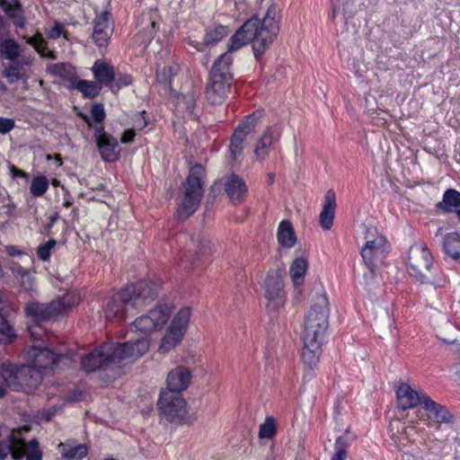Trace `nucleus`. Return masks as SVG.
I'll use <instances>...</instances> for the list:
<instances>
[{"mask_svg":"<svg viewBox=\"0 0 460 460\" xmlns=\"http://www.w3.org/2000/svg\"><path fill=\"white\" fill-rule=\"evenodd\" d=\"M7 252L11 256H14L20 253L19 251L14 246H10L7 248Z\"/></svg>","mask_w":460,"mask_h":460,"instance_id":"nucleus-64","label":"nucleus"},{"mask_svg":"<svg viewBox=\"0 0 460 460\" xmlns=\"http://www.w3.org/2000/svg\"><path fill=\"white\" fill-rule=\"evenodd\" d=\"M244 139L245 137H242L235 131L234 132L229 146L231 155L233 156L234 159H235L239 155L242 154L244 146Z\"/></svg>","mask_w":460,"mask_h":460,"instance_id":"nucleus-52","label":"nucleus"},{"mask_svg":"<svg viewBox=\"0 0 460 460\" xmlns=\"http://www.w3.org/2000/svg\"><path fill=\"white\" fill-rule=\"evenodd\" d=\"M41 379V373L29 366H17L8 360L0 364V382L13 391L29 392L36 388Z\"/></svg>","mask_w":460,"mask_h":460,"instance_id":"nucleus-4","label":"nucleus"},{"mask_svg":"<svg viewBox=\"0 0 460 460\" xmlns=\"http://www.w3.org/2000/svg\"><path fill=\"white\" fill-rule=\"evenodd\" d=\"M15 338L13 326L0 314V344H10Z\"/></svg>","mask_w":460,"mask_h":460,"instance_id":"nucleus-41","label":"nucleus"},{"mask_svg":"<svg viewBox=\"0 0 460 460\" xmlns=\"http://www.w3.org/2000/svg\"><path fill=\"white\" fill-rule=\"evenodd\" d=\"M148 350V342L145 339L136 343H103L90 354L82 358V367L86 372L107 368L122 360H135Z\"/></svg>","mask_w":460,"mask_h":460,"instance_id":"nucleus-2","label":"nucleus"},{"mask_svg":"<svg viewBox=\"0 0 460 460\" xmlns=\"http://www.w3.org/2000/svg\"><path fill=\"white\" fill-rule=\"evenodd\" d=\"M204 173V168L199 164H195L190 168L183 184V198L177 209V217L180 219L188 218L199 208L203 197Z\"/></svg>","mask_w":460,"mask_h":460,"instance_id":"nucleus-7","label":"nucleus"},{"mask_svg":"<svg viewBox=\"0 0 460 460\" xmlns=\"http://www.w3.org/2000/svg\"><path fill=\"white\" fill-rule=\"evenodd\" d=\"M47 71L62 78H68L73 74L72 66L68 63L51 64L48 66Z\"/></svg>","mask_w":460,"mask_h":460,"instance_id":"nucleus-48","label":"nucleus"},{"mask_svg":"<svg viewBox=\"0 0 460 460\" xmlns=\"http://www.w3.org/2000/svg\"><path fill=\"white\" fill-rule=\"evenodd\" d=\"M134 124H135L136 128L142 129L146 127L147 122H146V119L144 118L143 114L139 113L136 116Z\"/></svg>","mask_w":460,"mask_h":460,"instance_id":"nucleus-60","label":"nucleus"},{"mask_svg":"<svg viewBox=\"0 0 460 460\" xmlns=\"http://www.w3.org/2000/svg\"><path fill=\"white\" fill-rule=\"evenodd\" d=\"M233 62L232 55L228 52L222 54L213 64L210 70V75L214 74L222 75L220 78L224 81L232 82L233 75L231 73V66Z\"/></svg>","mask_w":460,"mask_h":460,"instance_id":"nucleus-26","label":"nucleus"},{"mask_svg":"<svg viewBox=\"0 0 460 460\" xmlns=\"http://www.w3.org/2000/svg\"><path fill=\"white\" fill-rule=\"evenodd\" d=\"M93 73L96 82L101 84L111 85L115 79L114 68L111 65L97 60L93 68Z\"/></svg>","mask_w":460,"mask_h":460,"instance_id":"nucleus-27","label":"nucleus"},{"mask_svg":"<svg viewBox=\"0 0 460 460\" xmlns=\"http://www.w3.org/2000/svg\"><path fill=\"white\" fill-rule=\"evenodd\" d=\"M135 136L136 134L134 129H127L123 132L120 137V142L123 144H130L133 142Z\"/></svg>","mask_w":460,"mask_h":460,"instance_id":"nucleus-59","label":"nucleus"},{"mask_svg":"<svg viewBox=\"0 0 460 460\" xmlns=\"http://www.w3.org/2000/svg\"><path fill=\"white\" fill-rule=\"evenodd\" d=\"M277 237L279 244L284 247L291 248L295 245L296 237L292 224L289 221L283 220L279 223Z\"/></svg>","mask_w":460,"mask_h":460,"instance_id":"nucleus-31","label":"nucleus"},{"mask_svg":"<svg viewBox=\"0 0 460 460\" xmlns=\"http://www.w3.org/2000/svg\"><path fill=\"white\" fill-rule=\"evenodd\" d=\"M79 302V296L74 293H67L49 304L30 302L25 306V312L36 322L50 320L66 313Z\"/></svg>","mask_w":460,"mask_h":460,"instance_id":"nucleus-8","label":"nucleus"},{"mask_svg":"<svg viewBox=\"0 0 460 460\" xmlns=\"http://www.w3.org/2000/svg\"><path fill=\"white\" fill-rule=\"evenodd\" d=\"M190 317V308L183 307L175 314L169 327L178 332H181L184 335L189 325Z\"/></svg>","mask_w":460,"mask_h":460,"instance_id":"nucleus-36","label":"nucleus"},{"mask_svg":"<svg viewBox=\"0 0 460 460\" xmlns=\"http://www.w3.org/2000/svg\"><path fill=\"white\" fill-rule=\"evenodd\" d=\"M388 252V245L385 236L378 234L376 229H367L366 243L361 249V256L372 274L382 263Z\"/></svg>","mask_w":460,"mask_h":460,"instance_id":"nucleus-11","label":"nucleus"},{"mask_svg":"<svg viewBox=\"0 0 460 460\" xmlns=\"http://www.w3.org/2000/svg\"><path fill=\"white\" fill-rule=\"evenodd\" d=\"M137 312L126 288L113 295L104 306V314L107 320H119L128 315H134Z\"/></svg>","mask_w":460,"mask_h":460,"instance_id":"nucleus-12","label":"nucleus"},{"mask_svg":"<svg viewBox=\"0 0 460 460\" xmlns=\"http://www.w3.org/2000/svg\"><path fill=\"white\" fill-rule=\"evenodd\" d=\"M3 75L10 84L16 83L24 75L23 66L17 63H13L3 71Z\"/></svg>","mask_w":460,"mask_h":460,"instance_id":"nucleus-47","label":"nucleus"},{"mask_svg":"<svg viewBox=\"0 0 460 460\" xmlns=\"http://www.w3.org/2000/svg\"><path fill=\"white\" fill-rule=\"evenodd\" d=\"M157 404L164 418L169 422L182 424L190 421L186 402L181 394L162 392Z\"/></svg>","mask_w":460,"mask_h":460,"instance_id":"nucleus-10","label":"nucleus"},{"mask_svg":"<svg viewBox=\"0 0 460 460\" xmlns=\"http://www.w3.org/2000/svg\"><path fill=\"white\" fill-rule=\"evenodd\" d=\"M183 335L177 331H174L168 328L165 335L162 339L161 345L159 347V351L162 353H166L173 349L182 339Z\"/></svg>","mask_w":460,"mask_h":460,"instance_id":"nucleus-39","label":"nucleus"},{"mask_svg":"<svg viewBox=\"0 0 460 460\" xmlns=\"http://www.w3.org/2000/svg\"><path fill=\"white\" fill-rule=\"evenodd\" d=\"M76 89L81 92L84 97L92 99L99 94L101 85L97 82L80 80L76 84Z\"/></svg>","mask_w":460,"mask_h":460,"instance_id":"nucleus-43","label":"nucleus"},{"mask_svg":"<svg viewBox=\"0 0 460 460\" xmlns=\"http://www.w3.org/2000/svg\"><path fill=\"white\" fill-rule=\"evenodd\" d=\"M171 314L170 308L167 305H157L150 310L146 314L137 318L129 327L130 332H141L142 336L135 341L129 340L132 343H136L138 340L146 339L148 333L153 331L161 329L168 321ZM149 343V341H147Z\"/></svg>","mask_w":460,"mask_h":460,"instance_id":"nucleus-9","label":"nucleus"},{"mask_svg":"<svg viewBox=\"0 0 460 460\" xmlns=\"http://www.w3.org/2000/svg\"><path fill=\"white\" fill-rule=\"evenodd\" d=\"M0 53L7 59L13 61L19 56V45L9 37L0 40Z\"/></svg>","mask_w":460,"mask_h":460,"instance_id":"nucleus-40","label":"nucleus"},{"mask_svg":"<svg viewBox=\"0 0 460 460\" xmlns=\"http://www.w3.org/2000/svg\"><path fill=\"white\" fill-rule=\"evenodd\" d=\"M349 446V438L348 435H342L336 438L334 444V454L331 460H345L348 455Z\"/></svg>","mask_w":460,"mask_h":460,"instance_id":"nucleus-42","label":"nucleus"},{"mask_svg":"<svg viewBox=\"0 0 460 460\" xmlns=\"http://www.w3.org/2000/svg\"><path fill=\"white\" fill-rule=\"evenodd\" d=\"M222 75L214 74V76H209V83L206 88V99L211 104H221L226 97L232 82L222 80Z\"/></svg>","mask_w":460,"mask_h":460,"instance_id":"nucleus-18","label":"nucleus"},{"mask_svg":"<svg viewBox=\"0 0 460 460\" xmlns=\"http://www.w3.org/2000/svg\"><path fill=\"white\" fill-rule=\"evenodd\" d=\"M329 327V302L323 292L313 298L304 322L303 341L323 342Z\"/></svg>","mask_w":460,"mask_h":460,"instance_id":"nucleus-3","label":"nucleus"},{"mask_svg":"<svg viewBox=\"0 0 460 460\" xmlns=\"http://www.w3.org/2000/svg\"><path fill=\"white\" fill-rule=\"evenodd\" d=\"M459 207L460 192L454 189L447 190L443 194L442 201L437 204V208L446 213H453Z\"/></svg>","mask_w":460,"mask_h":460,"instance_id":"nucleus-29","label":"nucleus"},{"mask_svg":"<svg viewBox=\"0 0 460 460\" xmlns=\"http://www.w3.org/2000/svg\"><path fill=\"white\" fill-rule=\"evenodd\" d=\"M33 344L26 352V359L29 367L39 370L58 367L63 361L69 360L68 357L63 354H56L48 348L42 347L46 334L40 326L29 327Z\"/></svg>","mask_w":460,"mask_h":460,"instance_id":"nucleus-5","label":"nucleus"},{"mask_svg":"<svg viewBox=\"0 0 460 460\" xmlns=\"http://www.w3.org/2000/svg\"><path fill=\"white\" fill-rule=\"evenodd\" d=\"M196 105V98L192 93H188L178 99V110L192 114Z\"/></svg>","mask_w":460,"mask_h":460,"instance_id":"nucleus-49","label":"nucleus"},{"mask_svg":"<svg viewBox=\"0 0 460 460\" xmlns=\"http://www.w3.org/2000/svg\"><path fill=\"white\" fill-rule=\"evenodd\" d=\"M423 408L427 411L429 420L434 423L441 424L453 421V415L447 409L434 402L430 397L425 398Z\"/></svg>","mask_w":460,"mask_h":460,"instance_id":"nucleus-22","label":"nucleus"},{"mask_svg":"<svg viewBox=\"0 0 460 460\" xmlns=\"http://www.w3.org/2000/svg\"><path fill=\"white\" fill-rule=\"evenodd\" d=\"M111 14L104 11L94 20L93 40L99 48H106L113 29L110 24Z\"/></svg>","mask_w":460,"mask_h":460,"instance_id":"nucleus-17","label":"nucleus"},{"mask_svg":"<svg viewBox=\"0 0 460 460\" xmlns=\"http://www.w3.org/2000/svg\"><path fill=\"white\" fill-rule=\"evenodd\" d=\"M93 137L103 161L115 162L119 160L120 149L115 137L106 132L102 126H95Z\"/></svg>","mask_w":460,"mask_h":460,"instance_id":"nucleus-15","label":"nucleus"},{"mask_svg":"<svg viewBox=\"0 0 460 460\" xmlns=\"http://www.w3.org/2000/svg\"><path fill=\"white\" fill-rule=\"evenodd\" d=\"M59 448L64 460H82L87 455V447L82 444L69 446L61 443Z\"/></svg>","mask_w":460,"mask_h":460,"instance_id":"nucleus-35","label":"nucleus"},{"mask_svg":"<svg viewBox=\"0 0 460 460\" xmlns=\"http://www.w3.org/2000/svg\"><path fill=\"white\" fill-rule=\"evenodd\" d=\"M276 433L275 421L272 417L266 418L265 421L260 426L259 437L261 438H271Z\"/></svg>","mask_w":460,"mask_h":460,"instance_id":"nucleus-51","label":"nucleus"},{"mask_svg":"<svg viewBox=\"0 0 460 460\" xmlns=\"http://www.w3.org/2000/svg\"><path fill=\"white\" fill-rule=\"evenodd\" d=\"M57 241L53 238L48 242L40 244L36 249V253L41 261H48L50 259L52 250L56 247Z\"/></svg>","mask_w":460,"mask_h":460,"instance_id":"nucleus-50","label":"nucleus"},{"mask_svg":"<svg viewBox=\"0 0 460 460\" xmlns=\"http://www.w3.org/2000/svg\"><path fill=\"white\" fill-rule=\"evenodd\" d=\"M137 311L152 303L159 291V284L152 280H139L126 287Z\"/></svg>","mask_w":460,"mask_h":460,"instance_id":"nucleus-13","label":"nucleus"},{"mask_svg":"<svg viewBox=\"0 0 460 460\" xmlns=\"http://www.w3.org/2000/svg\"><path fill=\"white\" fill-rule=\"evenodd\" d=\"M335 208V192L332 190H329L325 194L323 209L319 217L320 225L323 229L328 230L332 226Z\"/></svg>","mask_w":460,"mask_h":460,"instance_id":"nucleus-23","label":"nucleus"},{"mask_svg":"<svg viewBox=\"0 0 460 460\" xmlns=\"http://www.w3.org/2000/svg\"><path fill=\"white\" fill-rule=\"evenodd\" d=\"M58 214L55 213L49 217V222L47 225V229H50L58 221Z\"/></svg>","mask_w":460,"mask_h":460,"instance_id":"nucleus-62","label":"nucleus"},{"mask_svg":"<svg viewBox=\"0 0 460 460\" xmlns=\"http://www.w3.org/2000/svg\"><path fill=\"white\" fill-rule=\"evenodd\" d=\"M27 43L33 46L39 52H40V49L45 46L46 41L43 39L42 35L38 33L33 37L28 38Z\"/></svg>","mask_w":460,"mask_h":460,"instance_id":"nucleus-57","label":"nucleus"},{"mask_svg":"<svg viewBox=\"0 0 460 460\" xmlns=\"http://www.w3.org/2000/svg\"><path fill=\"white\" fill-rule=\"evenodd\" d=\"M196 242L199 247V252L201 254H208L212 252L214 244L212 243L208 236L199 235L196 239Z\"/></svg>","mask_w":460,"mask_h":460,"instance_id":"nucleus-53","label":"nucleus"},{"mask_svg":"<svg viewBox=\"0 0 460 460\" xmlns=\"http://www.w3.org/2000/svg\"><path fill=\"white\" fill-rule=\"evenodd\" d=\"M180 66L172 60L163 69H157L156 78L161 84H171L172 79L180 72Z\"/></svg>","mask_w":460,"mask_h":460,"instance_id":"nucleus-38","label":"nucleus"},{"mask_svg":"<svg viewBox=\"0 0 460 460\" xmlns=\"http://www.w3.org/2000/svg\"><path fill=\"white\" fill-rule=\"evenodd\" d=\"M21 432L12 431L5 438L0 441V460H5L9 454L13 459L21 460Z\"/></svg>","mask_w":460,"mask_h":460,"instance_id":"nucleus-21","label":"nucleus"},{"mask_svg":"<svg viewBox=\"0 0 460 460\" xmlns=\"http://www.w3.org/2000/svg\"><path fill=\"white\" fill-rule=\"evenodd\" d=\"M322 344L320 341H304L302 359L304 364L312 370L319 362L322 355Z\"/></svg>","mask_w":460,"mask_h":460,"instance_id":"nucleus-25","label":"nucleus"},{"mask_svg":"<svg viewBox=\"0 0 460 460\" xmlns=\"http://www.w3.org/2000/svg\"><path fill=\"white\" fill-rule=\"evenodd\" d=\"M46 34L48 38L52 40L58 39L61 35L66 38V35L63 31V25L59 22H56L53 27L47 30Z\"/></svg>","mask_w":460,"mask_h":460,"instance_id":"nucleus-55","label":"nucleus"},{"mask_svg":"<svg viewBox=\"0 0 460 460\" xmlns=\"http://www.w3.org/2000/svg\"><path fill=\"white\" fill-rule=\"evenodd\" d=\"M190 379L191 373L188 368L177 367L171 370L167 376V390L165 392L180 394L189 386Z\"/></svg>","mask_w":460,"mask_h":460,"instance_id":"nucleus-20","label":"nucleus"},{"mask_svg":"<svg viewBox=\"0 0 460 460\" xmlns=\"http://www.w3.org/2000/svg\"><path fill=\"white\" fill-rule=\"evenodd\" d=\"M282 128L278 124L267 128L255 145L253 153L256 160L262 161L269 155L273 145L280 138Z\"/></svg>","mask_w":460,"mask_h":460,"instance_id":"nucleus-16","label":"nucleus"},{"mask_svg":"<svg viewBox=\"0 0 460 460\" xmlns=\"http://www.w3.org/2000/svg\"><path fill=\"white\" fill-rule=\"evenodd\" d=\"M332 18L334 19L338 13L339 11V1L334 2V0L332 1Z\"/></svg>","mask_w":460,"mask_h":460,"instance_id":"nucleus-63","label":"nucleus"},{"mask_svg":"<svg viewBox=\"0 0 460 460\" xmlns=\"http://www.w3.org/2000/svg\"><path fill=\"white\" fill-rule=\"evenodd\" d=\"M10 26V22L7 21V19L0 14V40L9 37Z\"/></svg>","mask_w":460,"mask_h":460,"instance_id":"nucleus-58","label":"nucleus"},{"mask_svg":"<svg viewBox=\"0 0 460 460\" xmlns=\"http://www.w3.org/2000/svg\"><path fill=\"white\" fill-rule=\"evenodd\" d=\"M264 296L268 300L270 310H279L286 301L281 275L276 271H269L263 282Z\"/></svg>","mask_w":460,"mask_h":460,"instance_id":"nucleus-14","label":"nucleus"},{"mask_svg":"<svg viewBox=\"0 0 460 460\" xmlns=\"http://www.w3.org/2000/svg\"><path fill=\"white\" fill-rule=\"evenodd\" d=\"M445 252L453 259L460 257V235L450 233L446 235L443 243Z\"/></svg>","mask_w":460,"mask_h":460,"instance_id":"nucleus-37","label":"nucleus"},{"mask_svg":"<svg viewBox=\"0 0 460 460\" xmlns=\"http://www.w3.org/2000/svg\"><path fill=\"white\" fill-rule=\"evenodd\" d=\"M132 78L129 75H118V76H115V79L113 83L111 84V87L113 90L116 88L117 90L120 89L121 87L128 86L131 84Z\"/></svg>","mask_w":460,"mask_h":460,"instance_id":"nucleus-54","label":"nucleus"},{"mask_svg":"<svg viewBox=\"0 0 460 460\" xmlns=\"http://www.w3.org/2000/svg\"><path fill=\"white\" fill-rule=\"evenodd\" d=\"M2 9L17 28L23 29L25 27L26 18L20 0H12Z\"/></svg>","mask_w":460,"mask_h":460,"instance_id":"nucleus-28","label":"nucleus"},{"mask_svg":"<svg viewBox=\"0 0 460 460\" xmlns=\"http://www.w3.org/2000/svg\"><path fill=\"white\" fill-rule=\"evenodd\" d=\"M15 126L13 119L0 117V134L5 135L9 133Z\"/></svg>","mask_w":460,"mask_h":460,"instance_id":"nucleus-56","label":"nucleus"},{"mask_svg":"<svg viewBox=\"0 0 460 460\" xmlns=\"http://www.w3.org/2000/svg\"><path fill=\"white\" fill-rule=\"evenodd\" d=\"M10 170L13 174V177H22L25 179L28 178V173H26L25 172H23L22 170L17 169L14 165H12Z\"/></svg>","mask_w":460,"mask_h":460,"instance_id":"nucleus-61","label":"nucleus"},{"mask_svg":"<svg viewBox=\"0 0 460 460\" xmlns=\"http://www.w3.org/2000/svg\"><path fill=\"white\" fill-rule=\"evenodd\" d=\"M225 190L233 202H240L243 199L247 187L244 181L236 174H231L225 183Z\"/></svg>","mask_w":460,"mask_h":460,"instance_id":"nucleus-24","label":"nucleus"},{"mask_svg":"<svg viewBox=\"0 0 460 460\" xmlns=\"http://www.w3.org/2000/svg\"><path fill=\"white\" fill-rule=\"evenodd\" d=\"M228 34V28L220 24H213L206 28L202 43L198 45L215 44L223 40Z\"/></svg>","mask_w":460,"mask_h":460,"instance_id":"nucleus-33","label":"nucleus"},{"mask_svg":"<svg viewBox=\"0 0 460 460\" xmlns=\"http://www.w3.org/2000/svg\"><path fill=\"white\" fill-rule=\"evenodd\" d=\"M15 277L20 282V286L24 292L31 295L35 292L33 278L26 270L19 267L15 271Z\"/></svg>","mask_w":460,"mask_h":460,"instance_id":"nucleus-44","label":"nucleus"},{"mask_svg":"<svg viewBox=\"0 0 460 460\" xmlns=\"http://www.w3.org/2000/svg\"><path fill=\"white\" fill-rule=\"evenodd\" d=\"M80 116L89 128H93L94 129L95 127L93 125V121L101 123L105 119L103 105L102 103H96L93 105L91 110V117L84 114H81Z\"/></svg>","mask_w":460,"mask_h":460,"instance_id":"nucleus-45","label":"nucleus"},{"mask_svg":"<svg viewBox=\"0 0 460 460\" xmlns=\"http://www.w3.org/2000/svg\"><path fill=\"white\" fill-rule=\"evenodd\" d=\"M308 269V262L305 258H296L291 263L289 268V275L293 284L300 287L305 280V276Z\"/></svg>","mask_w":460,"mask_h":460,"instance_id":"nucleus-32","label":"nucleus"},{"mask_svg":"<svg viewBox=\"0 0 460 460\" xmlns=\"http://www.w3.org/2000/svg\"><path fill=\"white\" fill-rule=\"evenodd\" d=\"M398 406L402 410H407L416 407L418 404L423 406L425 398L429 396L423 393H418L413 390L408 384H402L396 391Z\"/></svg>","mask_w":460,"mask_h":460,"instance_id":"nucleus-19","label":"nucleus"},{"mask_svg":"<svg viewBox=\"0 0 460 460\" xmlns=\"http://www.w3.org/2000/svg\"><path fill=\"white\" fill-rule=\"evenodd\" d=\"M262 118V111H256L246 118L235 128V132L242 137H246L248 135L255 131L256 128L261 124Z\"/></svg>","mask_w":460,"mask_h":460,"instance_id":"nucleus-30","label":"nucleus"},{"mask_svg":"<svg viewBox=\"0 0 460 460\" xmlns=\"http://www.w3.org/2000/svg\"><path fill=\"white\" fill-rule=\"evenodd\" d=\"M409 274L420 283L431 284L435 288L444 287L445 278L436 279L431 271L433 257L429 249L420 243L412 245L409 250Z\"/></svg>","mask_w":460,"mask_h":460,"instance_id":"nucleus-6","label":"nucleus"},{"mask_svg":"<svg viewBox=\"0 0 460 460\" xmlns=\"http://www.w3.org/2000/svg\"><path fill=\"white\" fill-rule=\"evenodd\" d=\"M49 180L44 175L34 177L31 182L30 191L34 197L43 196L49 189Z\"/></svg>","mask_w":460,"mask_h":460,"instance_id":"nucleus-46","label":"nucleus"},{"mask_svg":"<svg viewBox=\"0 0 460 460\" xmlns=\"http://www.w3.org/2000/svg\"><path fill=\"white\" fill-rule=\"evenodd\" d=\"M278 14V6L270 4L261 21L256 16L248 20L231 37L226 52L231 54L252 42L254 56L260 58L279 33Z\"/></svg>","mask_w":460,"mask_h":460,"instance_id":"nucleus-1","label":"nucleus"},{"mask_svg":"<svg viewBox=\"0 0 460 460\" xmlns=\"http://www.w3.org/2000/svg\"><path fill=\"white\" fill-rule=\"evenodd\" d=\"M22 456L21 460L25 457L26 460H42V452L40 449L39 442L33 438L27 444L24 438L21 436V450Z\"/></svg>","mask_w":460,"mask_h":460,"instance_id":"nucleus-34","label":"nucleus"}]
</instances>
